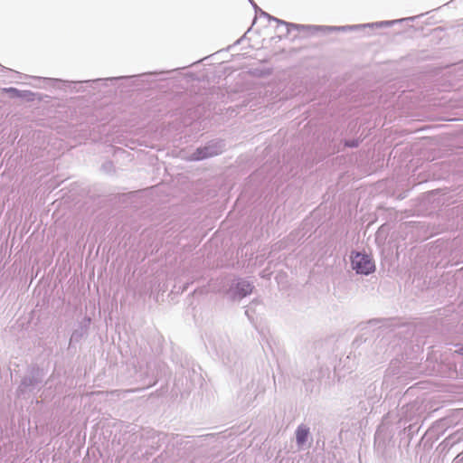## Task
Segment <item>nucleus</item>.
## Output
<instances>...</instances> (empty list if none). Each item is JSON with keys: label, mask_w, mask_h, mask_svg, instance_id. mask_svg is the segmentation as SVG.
<instances>
[{"label": "nucleus", "mask_w": 463, "mask_h": 463, "mask_svg": "<svg viewBox=\"0 0 463 463\" xmlns=\"http://www.w3.org/2000/svg\"><path fill=\"white\" fill-rule=\"evenodd\" d=\"M308 428H307L306 426H299L297 430V432H296V438H297V441L299 445L303 444L306 442L307 439V436H308Z\"/></svg>", "instance_id": "7ed1b4c3"}, {"label": "nucleus", "mask_w": 463, "mask_h": 463, "mask_svg": "<svg viewBox=\"0 0 463 463\" xmlns=\"http://www.w3.org/2000/svg\"><path fill=\"white\" fill-rule=\"evenodd\" d=\"M212 155H213V153H204L202 156H198L197 158L200 159V158H203V157H206V156H212Z\"/></svg>", "instance_id": "20e7f679"}, {"label": "nucleus", "mask_w": 463, "mask_h": 463, "mask_svg": "<svg viewBox=\"0 0 463 463\" xmlns=\"http://www.w3.org/2000/svg\"><path fill=\"white\" fill-rule=\"evenodd\" d=\"M5 90L8 91V92H14V93L17 92V90L15 89H14V88H10V89H7Z\"/></svg>", "instance_id": "39448f33"}, {"label": "nucleus", "mask_w": 463, "mask_h": 463, "mask_svg": "<svg viewBox=\"0 0 463 463\" xmlns=\"http://www.w3.org/2000/svg\"><path fill=\"white\" fill-rule=\"evenodd\" d=\"M237 292L240 297H245L252 292V285L248 281H241L237 284Z\"/></svg>", "instance_id": "f03ea898"}, {"label": "nucleus", "mask_w": 463, "mask_h": 463, "mask_svg": "<svg viewBox=\"0 0 463 463\" xmlns=\"http://www.w3.org/2000/svg\"><path fill=\"white\" fill-rule=\"evenodd\" d=\"M352 267L360 274H369L374 270V263L370 256L362 253H355L352 257Z\"/></svg>", "instance_id": "f257e3e1"}]
</instances>
